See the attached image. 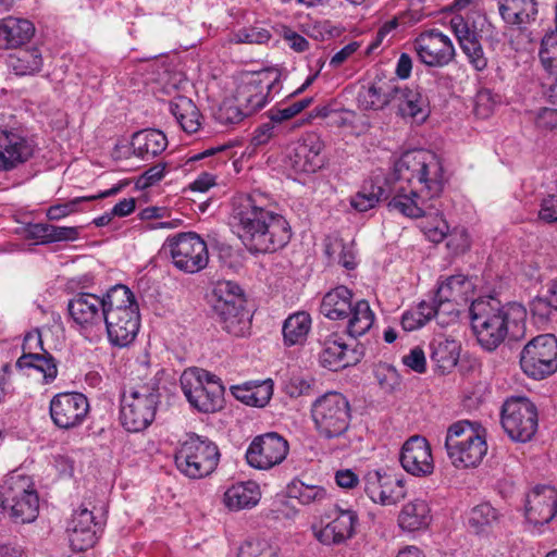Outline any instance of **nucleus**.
Wrapping results in <instances>:
<instances>
[{
    "mask_svg": "<svg viewBox=\"0 0 557 557\" xmlns=\"http://www.w3.org/2000/svg\"><path fill=\"white\" fill-rule=\"evenodd\" d=\"M393 178L389 211L410 219L438 216L445 180L436 154L425 150L406 151L394 164Z\"/></svg>",
    "mask_w": 557,
    "mask_h": 557,
    "instance_id": "f257e3e1",
    "label": "nucleus"
},
{
    "mask_svg": "<svg viewBox=\"0 0 557 557\" xmlns=\"http://www.w3.org/2000/svg\"><path fill=\"white\" fill-rule=\"evenodd\" d=\"M469 313L472 330L485 350H495L507 337L519 341L525 335L527 310L521 304L480 298L472 301Z\"/></svg>",
    "mask_w": 557,
    "mask_h": 557,
    "instance_id": "f03ea898",
    "label": "nucleus"
},
{
    "mask_svg": "<svg viewBox=\"0 0 557 557\" xmlns=\"http://www.w3.org/2000/svg\"><path fill=\"white\" fill-rule=\"evenodd\" d=\"M103 323L113 346L126 347L136 338L140 326L139 308L128 287L116 285L108 290Z\"/></svg>",
    "mask_w": 557,
    "mask_h": 557,
    "instance_id": "7ed1b4c3",
    "label": "nucleus"
},
{
    "mask_svg": "<svg viewBox=\"0 0 557 557\" xmlns=\"http://www.w3.org/2000/svg\"><path fill=\"white\" fill-rule=\"evenodd\" d=\"M352 292L339 285L327 292L321 301L320 312L330 320H346V332L357 338L364 335L374 323V313L364 299L354 300Z\"/></svg>",
    "mask_w": 557,
    "mask_h": 557,
    "instance_id": "20e7f679",
    "label": "nucleus"
},
{
    "mask_svg": "<svg viewBox=\"0 0 557 557\" xmlns=\"http://www.w3.org/2000/svg\"><path fill=\"white\" fill-rule=\"evenodd\" d=\"M160 403L159 380L124 388L121 397L120 421L128 432L145 430L154 419Z\"/></svg>",
    "mask_w": 557,
    "mask_h": 557,
    "instance_id": "39448f33",
    "label": "nucleus"
},
{
    "mask_svg": "<svg viewBox=\"0 0 557 557\" xmlns=\"http://www.w3.org/2000/svg\"><path fill=\"white\" fill-rule=\"evenodd\" d=\"M220 451L207 437L189 434L175 453V465L181 473L190 479L210 475L219 465Z\"/></svg>",
    "mask_w": 557,
    "mask_h": 557,
    "instance_id": "423d86ee",
    "label": "nucleus"
},
{
    "mask_svg": "<svg viewBox=\"0 0 557 557\" xmlns=\"http://www.w3.org/2000/svg\"><path fill=\"white\" fill-rule=\"evenodd\" d=\"M445 448L456 468L476 467L487 453L485 438L469 421H458L448 428Z\"/></svg>",
    "mask_w": 557,
    "mask_h": 557,
    "instance_id": "0eeeda50",
    "label": "nucleus"
},
{
    "mask_svg": "<svg viewBox=\"0 0 557 557\" xmlns=\"http://www.w3.org/2000/svg\"><path fill=\"white\" fill-rule=\"evenodd\" d=\"M180 382L188 403L199 412L211 413L223 408L224 386L214 374L191 368L182 373Z\"/></svg>",
    "mask_w": 557,
    "mask_h": 557,
    "instance_id": "6e6552de",
    "label": "nucleus"
},
{
    "mask_svg": "<svg viewBox=\"0 0 557 557\" xmlns=\"http://www.w3.org/2000/svg\"><path fill=\"white\" fill-rule=\"evenodd\" d=\"M278 85L280 73L276 70L243 73L235 92V102L243 110L242 116H249L261 110L271 99L272 90H278Z\"/></svg>",
    "mask_w": 557,
    "mask_h": 557,
    "instance_id": "1a4fd4ad",
    "label": "nucleus"
},
{
    "mask_svg": "<svg viewBox=\"0 0 557 557\" xmlns=\"http://www.w3.org/2000/svg\"><path fill=\"white\" fill-rule=\"evenodd\" d=\"M274 211L265 207V197L258 191L239 194L232 200V219L238 227V235L250 251L262 224Z\"/></svg>",
    "mask_w": 557,
    "mask_h": 557,
    "instance_id": "9d476101",
    "label": "nucleus"
},
{
    "mask_svg": "<svg viewBox=\"0 0 557 557\" xmlns=\"http://www.w3.org/2000/svg\"><path fill=\"white\" fill-rule=\"evenodd\" d=\"M3 515L16 523L33 522L38 515L39 498L28 476L10 475L2 493Z\"/></svg>",
    "mask_w": 557,
    "mask_h": 557,
    "instance_id": "9b49d317",
    "label": "nucleus"
},
{
    "mask_svg": "<svg viewBox=\"0 0 557 557\" xmlns=\"http://www.w3.org/2000/svg\"><path fill=\"white\" fill-rule=\"evenodd\" d=\"M312 419L319 434L325 438L343 435L349 426L350 406L341 393H326L312 405Z\"/></svg>",
    "mask_w": 557,
    "mask_h": 557,
    "instance_id": "f8f14e48",
    "label": "nucleus"
},
{
    "mask_svg": "<svg viewBox=\"0 0 557 557\" xmlns=\"http://www.w3.org/2000/svg\"><path fill=\"white\" fill-rule=\"evenodd\" d=\"M171 256L173 264L186 273H196L208 264L209 255L206 242L196 233H180L169 237L162 246Z\"/></svg>",
    "mask_w": 557,
    "mask_h": 557,
    "instance_id": "ddd939ff",
    "label": "nucleus"
},
{
    "mask_svg": "<svg viewBox=\"0 0 557 557\" xmlns=\"http://www.w3.org/2000/svg\"><path fill=\"white\" fill-rule=\"evenodd\" d=\"M522 371L534 380H542L557 371V338L542 334L531 339L520 354Z\"/></svg>",
    "mask_w": 557,
    "mask_h": 557,
    "instance_id": "4468645a",
    "label": "nucleus"
},
{
    "mask_svg": "<svg viewBox=\"0 0 557 557\" xmlns=\"http://www.w3.org/2000/svg\"><path fill=\"white\" fill-rule=\"evenodd\" d=\"M500 421L512 441L529 442L536 433L539 425L536 407L525 397L510 398L503 405Z\"/></svg>",
    "mask_w": 557,
    "mask_h": 557,
    "instance_id": "2eb2a0df",
    "label": "nucleus"
},
{
    "mask_svg": "<svg viewBox=\"0 0 557 557\" xmlns=\"http://www.w3.org/2000/svg\"><path fill=\"white\" fill-rule=\"evenodd\" d=\"M108 292L103 296L92 293H77L67 302V311L81 330H101L107 311Z\"/></svg>",
    "mask_w": 557,
    "mask_h": 557,
    "instance_id": "dca6fc26",
    "label": "nucleus"
},
{
    "mask_svg": "<svg viewBox=\"0 0 557 557\" xmlns=\"http://www.w3.org/2000/svg\"><path fill=\"white\" fill-rule=\"evenodd\" d=\"M50 417L59 429L79 426L89 412L87 397L78 392L60 393L50 400Z\"/></svg>",
    "mask_w": 557,
    "mask_h": 557,
    "instance_id": "f3484780",
    "label": "nucleus"
},
{
    "mask_svg": "<svg viewBox=\"0 0 557 557\" xmlns=\"http://www.w3.org/2000/svg\"><path fill=\"white\" fill-rule=\"evenodd\" d=\"M288 442L275 432L256 436L247 451V462L261 470H268L280 465L288 454Z\"/></svg>",
    "mask_w": 557,
    "mask_h": 557,
    "instance_id": "a211bd4d",
    "label": "nucleus"
},
{
    "mask_svg": "<svg viewBox=\"0 0 557 557\" xmlns=\"http://www.w3.org/2000/svg\"><path fill=\"white\" fill-rule=\"evenodd\" d=\"M24 354L17 359L18 369H35L42 373L44 382L50 383L58 375V364L51 354L44 349L39 331L28 333L23 342Z\"/></svg>",
    "mask_w": 557,
    "mask_h": 557,
    "instance_id": "6ab92c4d",
    "label": "nucleus"
},
{
    "mask_svg": "<svg viewBox=\"0 0 557 557\" xmlns=\"http://www.w3.org/2000/svg\"><path fill=\"white\" fill-rule=\"evenodd\" d=\"M363 491L373 503L383 506L395 505L406 497L404 480L381 470L366 473Z\"/></svg>",
    "mask_w": 557,
    "mask_h": 557,
    "instance_id": "aec40b11",
    "label": "nucleus"
},
{
    "mask_svg": "<svg viewBox=\"0 0 557 557\" xmlns=\"http://www.w3.org/2000/svg\"><path fill=\"white\" fill-rule=\"evenodd\" d=\"M36 145L21 132L2 129L0 132V172H10L29 161Z\"/></svg>",
    "mask_w": 557,
    "mask_h": 557,
    "instance_id": "412c9836",
    "label": "nucleus"
},
{
    "mask_svg": "<svg viewBox=\"0 0 557 557\" xmlns=\"http://www.w3.org/2000/svg\"><path fill=\"white\" fill-rule=\"evenodd\" d=\"M413 46L419 60L428 66H445L455 55L451 40L434 29L420 34Z\"/></svg>",
    "mask_w": 557,
    "mask_h": 557,
    "instance_id": "4be33fe9",
    "label": "nucleus"
},
{
    "mask_svg": "<svg viewBox=\"0 0 557 557\" xmlns=\"http://www.w3.org/2000/svg\"><path fill=\"white\" fill-rule=\"evenodd\" d=\"M250 249L252 253H272L285 247L292 238L288 221L280 213L273 212L261 226Z\"/></svg>",
    "mask_w": 557,
    "mask_h": 557,
    "instance_id": "5701e85b",
    "label": "nucleus"
},
{
    "mask_svg": "<svg viewBox=\"0 0 557 557\" xmlns=\"http://www.w3.org/2000/svg\"><path fill=\"white\" fill-rule=\"evenodd\" d=\"M399 460L404 470L414 476H426L434 471L431 446L420 435H413L404 443Z\"/></svg>",
    "mask_w": 557,
    "mask_h": 557,
    "instance_id": "b1692460",
    "label": "nucleus"
},
{
    "mask_svg": "<svg viewBox=\"0 0 557 557\" xmlns=\"http://www.w3.org/2000/svg\"><path fill=\"white\" fill-rule=\"evenodd\" d=\"M450 27L459 42L469 63L476 70L483 71L487 66V59L484 55L481 36L473 25H470L461 15L450 20Z\"/></svg>",
    "mask_w": 557,
    "mask_h": 557,
    "instance_id": "393cba45",
    "label": "nucleus"
},
{
    "mask_svg": "<svg viewBox=\"0 0 557 557\" xmlns=\"http://www.w3.org/2000/svg\"><path fill=\"white\" fill-rule=\"evenodd\" d=\"M321 345L322 350L319 355L320 363L331 371H338L352 366L357 363L363 355V351L357 348L349 349L336 333L327 335L321 341Z\"/></svg>",
    "mask_w": 557,
    "mask_h": 557,
    "instance_id": "a878e982",
    "label": "nucleus"
},
{
    "mask_svg": "<svg viewBox=\"0 0 557 557\" xmlns=\"http://www.w3.org/2000/svg\"><path fill=\"white\" fill-rule=\"evenodd\" d=\"M557 513V491L549 485L535 486L525 502V517L533 524L548 523Z\"/></svg>",
    "mask_w": 557,
    "mask_h": 557,
    "instance_id": "bb28decb",
    "label": "nucleus"
},
{
    "mask_svg": "<svg viewBox=\"0 0 557 557\" xmlns=\"http://www.w3.org/2000/svg\"><path fill=\"white\" fill-rule=\"evenodd\" d=\"M96 527L92 511L86 507L75 510L66 528L72 548L83 552L92 547L97 542Z\"/></svg>",
    "mask_w": 557,
    "mask_h": 557,
    "instance_id": "cd10ccee",
    "label": "nucleus"
},
{
    "mask_svg": "<svg viewBox=\"0 0 557 557\" xmlns=\"http://www.w3.org/2000/svg\"><path fill=\"white\" fill-rule=\"evenodd\" d=\"M323 143L315 135H309L297 143L290 153V165L299 173H314L323 165L321 151Z\"/></svg>",
    "mask_w": 557,
    "mask_h": 557,
    "instance_id": "c85d7f7f",
    "label": "nucleus"
},
{
    "mask_svg": "<svg viewBox=\"0 0 557 557\" xmlns=\"http://www.w3.org/2000/svg\"><path fill=\"white\" fill-rule=\"evenodd\" d=\"M392 104L398 108L399 114L404 117L408 116L424 121L429 114L428 98L421 92L419 87L394 85Z\"/></svg>",
    "mask_w": 557,
    "mask_h": 557,
    "instance_id": "c756f323",
    "label": "nucleus"
},
{
    "mask_svg": "<svg viewBox=\"0 0 557 557\" xmlns=\"http://www.w3.org/2000/svg\"><path fill=\"white\" fill-rule=\"evenodd\" d=\"M358 515L351 509H338L337 516L324 528L315 532V537L324 545L344 543L352 537Z\"/></svg>",
    "mask_w": 557,
    "mask_h": 557,
    "instance_id": "7c9ffc66",
    "label": "nucleus"
},
{
    "mask_svg": "<svg viewBox=\"0 0 557 557\" xmlns=\"http://www.w3.org/2000/svg\"><path fill=\"white\" fill-rule=\"evenodd\" d=\"M33 23L25 18L8 16L0 20V49H16L34 36Z\"/></svg>",
    "mask_w": 557,
    "mask_h": 557,
    "instance_id": "2f4dec72",
    "label": "nucleus"
},
{
    "mask_svg": "<svg viewBox=\"0 0 557 557\" xmlns=\"http://www.w3.org/2000/svg\"><path fill=\"white\" fill-rule=\"evenodd\" d=\"M131 146L133 153L143 159L149 160L162 153L168 147V139L163 132L154 128H147L136 132L132 136Z\"/></svg>",
    "mask_w": 557,
    "mask_h": 557,
    "instance_id": "473e14b6",
    "label": "nucleus"
},
{
    "mask_svg": "<svg viewBox=\"0 0 557 557\" xmlns=\"http://www.w3.org/2000/svg\"><path fill=\"white\" fill-rule=\"evenodd\" d=\"M224 313H214L222 329L236 337L249 334L251 315L246 309V300L234 302V308L227 306Z\"/></svg>",
    "mask_w": 557,
    "mask_h": 557,
    "instance_id": "72a5a7b5",
    "label": "nucleus"
},
{
    "mask_svg": "<svg viewBox=\"0 0 557 557\" xmlns=\"http://www.w3.org/2000/svg\"><path fill=\"white\" fill-rule=\"evenodd\" d=\"M498 11L507 24L521 26L535 20L537 3L535 0H499Z\"/></svg>",
    "mask_w": 557,
    "mask_h": 557,
    "instance_id": "f704fd0d",
    "label": "nucleus"
},
{
    "mask_svg": "<svg viewBox=\"0 0 557 557\" xmlns=\"http://www.w3.org/2000/svg\"><path fill=\"white\" fill-rule=\"evenodd\" d=\"M261 497L257 483L248 481L231 486L224 493V504L231 510L255 507Z\"/></svg>",
    "mask_w": 557,
    "mask_h": 557,
    "instance_id": "c9c22d12",
    "label": "nucleus"
},
{
    "mask_svg": "<svg viewBox=\"0 0 557 557\" xmlns=\"http://www.w3.org/2000/svg\"><path fill=\"white\" fill-rule=\"evenodd\" d=\"M169 111L186 133L199 129L201 114L191 99L184 96L173 99L169 102Z\"/></svg>",
    "mask_w": 557,
    "mask_h": 557,
    "instance_id": "e433bc0d",
    "label": "nucleus"
},
{
    "mask_svg": "<svg viewBox=\"0 0 557 557\" xmlns=\"http://www.w3.org/2000/svg\"><path fill=\"white\" fill-rule=\"evenodd\" d=\"M431 522L430 507L425 500L414 499L407 503L399 516V527L407 531L426 528Z\"/></svg>",
    "mask_w": 557,
    "mask_h": 557,
    "instance_id": "4c0bfd02",
    "label": "nucleus"
},
{
    "mask_svg": "<svg viewBox=\"0 0 557 557\" xmlns=\"http://www.w3.org/2000/svg\"><path fill=\"white\" fill-rule=\"evenodd\" d=\"M430 358L442 373L450 371L458 362L460 345L455 339L438 338L430 345Z\"/></svg>",
    "mask_w": 557,
    "mask_h": 557,
    "instance_id": "58836bf2",
    "label": "nucleus"
},
{
    "mask_svg": "<svg viewBox=\"0 0 557 557\" xmlns=\"http://www.w3.org/2000/svg\"><path fill=\"white\" fill-rule=\"evenodd\" d=\"M394 193L389 187V180H384V185L372 183L370 187L363 186L362 190L357 193L350 200L351 207L359 211L366 212L376 206L381 199H392Z\"/></svg>",
    "mask_w": 557,
    "mask_h": 557,
    "instance_id": "ea45409f",
    "label": "nucleus"
},
{
    "mask_svg": "<svg viewBox=\"0 0 557 557\" xmlns=\"http://www.w3.org/2000/svg\"><path fill=\"white\" fill-rule=\"evenodd\" d=\"M311 329V317L305 311L290 314L283 324L284 343L287 346L301 345Z\"/></svg>",
    "mask_w": 557,
    "mask_h": 557,
    "instance_id": "a19ab883",
    "label": "nucleus"
},
{
    "mask_svg": "<svg viewBox=\"0 0 557 557\" xmlns=\"http://www.w3.org/2000/svg\"><path fill=\"white\" fill-rule=\"evenodd\" d=\"M393 92L394 85L389 84L362 87L357 97L358 106L362 110H381L392 104Z\"/></svg>",
    "mask_w": 557,
    "mask_h": 557,
    "instance_id": "79ce46f5",
    "label": "nucleus"
},
{
    "mask_svg": "<svg viewBox=\"0 0 557 557\" xmlns=\"http://www.w3.org/2000/svg\"><path fill=\"white\" fill-rule=\"evenodd\" d=\"M472 287V283L466 275L456 274L447 277L438 285L435 296L442 300L466 302Z\"/></svg>",
    "mask_w": 557,
    "mask_h": 557,
    "instance_id": "37998d69",
    "label": "nucleus"
},
{
    "mask_svg": "<svg viewBox=\"0 0 557 557\" xmlns=\"http://www.w3.org/2000/svg\"><path fill=\"white\" fill-rule=\"evenodd\" d=\"M244 300L246 299L238 284L232 281L218 282L212 293L213 313H224L227 306L234 308V302Z\"/></svg>",
    "mask_w": 557,
    "mask_h": 557,
    "instance_id": "c03bdc74",
    "label": "nucleus"
},
{
    "mask_svg": "<svg viewBox=\"0 0 557 557\" xmlns=\"http://www.w3.org/2000/svg\"><path fill=\"white\" fill-rule=\"evenodd\" d=\"M9 66L16 75H33L41 70V52L38 48L20 49L9 57Z\"/></svg>",
    "mask_w": 557,
    "mask_h": 557,
    "instance_id": "a18cd8bd",
    "label": "nucleus"
},
{
    "mask_svg": "<svg viewBox=\"0 0 557 557\" xmlns=\"http://www.w3.org/2000/svg\"><path fill=\"white\" fill-rule=\"evenodd\" d=\"M286 494L289 498L298 499L302 505L321 504L327 498L323 486L306 484L298 479H294L286 486Z\"/></svg>",
    "mask_w": 557,
    "mask_h": 557,
    "instance_id": "49530a36",
    "label": "nucleus"
},
{
    "mask_svg": "<svg viewBox=\"0 0 557 557\" xmlns=\"http://www.w3.org/2000/svg\"><path fill=\"white\" fill-rule=\"evenodd\" d=\"M325 253L331 262L337 263L347 270H352L357 265L352 243L334 238L325 244Z\"/></svg>",
    "mask_w": 557,
    "mask_h": 557,
    "instance_id": "de8ad7c7",
    "label": "nucleus"
},
{
    "mask_svg": "<svg viewBox=\"0 0 557 557\" xmlns=\"http://www.w3.org/2000/svg\"><path fill=\"white\" fill-rule=\"evenodd\" d=\"M232 394L245 405L264 407L271 399L272 387L265 384L259 386H233Z\"/></svg>",
    "mask_w": 557,
    "mask_h": 557,
    "instance_id": "09e8293b",
    "label": "nucleus"
},
{
    "mask_svg": "<svg viewBox=\"0 0 557 557\" xmlns=\"http://www.w3.org/2000/svg\"><path fill=\"white\" fill-rule=\"evenodd\" d=\"M498 521V511L488 503L480 504L470 511L468 523L476 533L484 532Z\"/></svg>",
    "mask_w": 557,
    "mask_h": 557,
    "instance_id": "8fccbe9b",
    "label": "nucleus"
},
{
    "mask_svg": "<svg viewBox=\"0 0 557 557\" xmlns=\"http://www.w3.org/2000/svg\"><path fill=\"white\" fill-rule=\"evenodd\" d=\"M123 187V184L115 185L112 188L104 190L98 195L90 196V197H84V198H75L74 200L66 202V203H59L55 206H51L47 211V216L49 220H60L62 218L67 216L72 212L76 211L77 205L83 200H96V199H103L111 196H114L121 191Z\"/></svg>",
    "mask_w": 557,
    "mask_h": 557,
    "instance_id": "3c124183",
    "label": "nucleus"
},
{
    "mask_svg": "<svg viewBox=\"0 0 557 557\" xmlns=\"http://www.w3.org/2000/svg\"><path fill=\"white\" fill-rule=\"evenodd\" d=\"M541 63L549 73L557 72V34L547 33L541 41L539 51Z\"/></svg>",
    "mask_w": 557,
    "mask_h": 557,
    "instance_id": "603ef678",
    "label": "nucleus"
},
{
    "mask_svg": "<svg viewBox=\"0 0 557 557\" xmlns=\"http://www.w3.org/2000/svg\"><path fill=\"white\" fill-rule=\"evenodd\" d=\"M270 38L271 33L269 29L251 26L238 29L233 36V41L236 44L262 45L268 42Z\"/></svg>",
    "mask_w": 557,
    "mask_h": 557,
    "instance_id": "864d4df0",
    "label": "nucleus"
},
{
    "mask_svg": "<svg viewBox=\"0 0 557 557\" xmlns=\"http://www.w3.org/2000/svg\"><path fill=\"white\" fill-rule=\"evenodd\" d=\"M314 379L309 374H293L285 383V391L290 397L310 395Z\"/></svg>",
    "mask_w": 557,
    "mask_h": 557,
    "instance_id": "5fc2aeb1",
    "label": "nucleus"
},
{
    "mask_svg": "<svg viewBox=\"0 0 557 557\" xmlns=\"http://www.w3.org/2000/svg\"><path fill=\"white\" fill-rule=\"evenodd\" d=\"M434 302L436 319L438 320V323H449L450 321L457 319L459 312L458 306L461 302L437 299L436 296L434 297Z\"/></svg>",
    "mask_w": 557,
    "mask_h": 557,
    "instance_id": "6e6d98bb",
    "label": "nucleus"
},
{
    "mask_svg": "<svg viewBox=\"0 0 557 557\" xmlns=\"http://www.w3.org/2000/svg\"><path fill=\"white\" fill-rule=\"evenodd\" d=\"M403 362L417 373H424L426 370L424 351L420 347L412 348L408 355L403 357Z\"/></svg>",
    "mask_w": 557,
    "mask_h": 557,
    "instance_id": "4d7b16f0",
    "label": "nucleus"
},
{
    "mask_svg": "<svg viewBox=\"0 0 557 557\" xmlns=\"http://www.w3.org/2000/svg\"><path fill=\"white\" fill-rule=\"evenodd\" d=\"M50 243L54 242H74L79 236L78 227L74 226H58L51 224Z\"/></svg>",
    "mask_w": 557,
    "mask_h": 557,
    "instance_id": "13d9d810",
    "label": "nucleus"
},
{
    "mask_svg": "<svg viewBox=\"0 0 557 557\" xmlns=\"http://www.w3.org/2000/svg\"><path fill=\"white\" fill-rule=\"evenodd\" d=\"M539 216L547 223H557V194L543 200Z\"/></svg>",
    "mask_w": 557,
    "mask_h": 557,
    "instance_id": "bf43d9fd",
    "label": "nucleus"
},
{
    "mask_svg": "<svg viewBox=\"0 0 557 557\" xmlns=\"http://www.w3.org/2000/svg\"><path fill=\"white\" fill-rule=\"evenodd\" d=\"M274 135V123L270 120L269 122L260 125L253 133L251 144L255 147L265 145Z\"/></svg>",
    "mask_w": 557,
    "mask_h": 557,
    "instance_id": "052dcab7",
    "label": "nucleus"
},
{
    "mask_svg": "<svg viewBox=\"0 0 557 557\" xmlns=\"http://www.w3.org/2000/svg\"><path fill=\"white\" fill-rule=\"evenodd\" d=\"M448 228L447 223L443 219H440L434 226H423V232L431 242L440 243L446 237Z\"/></svg>",
    "mask_w": 557,
    "mask_h": 557,
    "instance_id": "680f3d73",
    "label": "nucleus"
},
{
    "mask_svg": "<svg viewBox=\"0 0 557 557\" xmlns=\"http://www.w3.org/2000/svg\"><path fill=\"white\" fill-rule=\"evenodd\" d=\"M165 164H156L149 168L140 177V182H143V187H149L161 181L164 176Z\"/></svg>",
    "mask_w": 557,
    "mask_h": 557,
    "instance_id": "e2e57ef3",
    "label": "nucleus"
},
{
    "mask_svg": "<svg viewBox=\"0 0 557 557\" xmlns=\"http://www.w3.org/2000/svg\"><path fill=\"white\" fill-rule=\"evenodd\" d=\"M299 113V109L294 103L284 108H274L269 111V117L273 123H282L287 121Z\"/></svg>",
    "mask_w": 557,
    "mask_h": 557,
    "instance_id": "0e129e2a",
    "label": "nucleus"
},
{
    "mask_svg": "<svg viewBox=\"0 0 557 557\" xmlns=\"http://www.w3.org/2000/svg\"><path fill=\"white\" fill-rule=\"evenodd\" d=\"M421 312H418L416 310L412 311H406L401 317V326L405 331H414L419 327H422L425 323L421 318Z\"/></svg>",
    "mask_w": 557,
    "mask_h": 557,
    "instance_id": "69168bd1",
    "label": "nucleus"
},
{
    "mask_svg": "<svg viewBox=\"0 0 557 557\" xmlns=\"http://www.w3.org/2000/svg\"><path fill=\"white\" fill-rule=\"evenodd\" d=\"M335 481L343 488H352L358 485V475L350 469L338 470L335 474Z\"/></svg>",
    "mask_w": 557,
    "mask_h": 557,
    "instance_id": "338daca9",
    "label": "nucleus"
},
{
    "mask_svg": "<svg viewBox=\"0 0 557 557\" xmlns=\"http://www.w3.org/2000/svg\"><path fill=\"white\" fill-rule=\"evenodd\" d=\"M530 309L533 315H539L542 319H546L549 317L550 309H553V307L550 305L549 297H535L530 304Z\"/></svg>",
    "mask_w": 557,
    "mask_h": 557,
    "instance_id": "774afa93",
    "label": "nucleus"
}]
</instances>
